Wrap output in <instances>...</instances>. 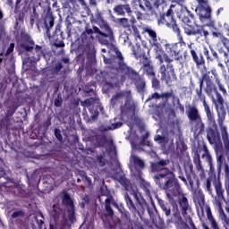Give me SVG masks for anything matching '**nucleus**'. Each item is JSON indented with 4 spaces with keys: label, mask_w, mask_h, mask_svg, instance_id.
Here are the masks:
<instances>
[{
    "label": "nucleus",
    "mask_w": 229,
    "mask_h": 229,
    "mask_svg": "<svg viewBox=\"0 0 229 229\" xmlns=\"http://www.w3.org/2000/svg\"><path fill=\"white\" fill-rule=\"evenodd\" d=\"M62 203L64 207H69V208H74V201L71 198V195L67 191H64L62 197Z\"/></svg>",
    "instance_id": "c9c22d12"
},
{
    "label": "nucleus",
    "mask_w": 229,
    "mask_h": 229,
    "mask_svg": "<svg viewBox=\"0 0 229 229\" xmlns=\"http://www.w3.org/2000/svg\"><path fill=\"white\" fill-rule=\"evenodd\" d=\"M206 212H207V216H208V219L211 224L212 228H214V226H217V222H216V219H214V216H212V209H210V207H208L206 208Z\"/></svg>",
    "instance_id": "c03bdc74"
},
{
    "label": "nucleus",
    "mask_w": 229,
    "mask_h": 229,
    "mask_svg": "<svg viewBox=\"0 0 229 229\" xmlns=\"http://www.w3.org/2000/svg\"><path fill=\"white\" fill-rule=\"evenodd\" d=\"M79 175L82 179V182L88 185V187H90L92 185V180H90V177L87 176V173L85 171H80Z\"/></svg>",
    "instance_id": "49530a36"
},
{
    "label": "nucleus",
    "mask_w": 229,
    "mask_h": 229,
    "mask_svg": "<svg viewBox=\"0 0 229 229\" xmlns=\"http://www.w3.org/2000/svg\"><path fill=\"white\" fill-rule=\"evenodd\" d=\"M53 26H55V16H53V12H51V7H49L45 16L38 21L37 27L46 30L47 36L51 37L50 30Z\"/></svg>",
    "instance_id": "f8f14e48"
},
{
    "label": "nucleus",
    "mask_w": 229,
    "mask_h": 229,
    "mask_svg": "<svg viewBox=\"0 0 229 229\" xmlns=\"http://www.w3.org/2000/svg\"><path fill=\"white\" fill-rule=\"evenodd\" d=\"M131 51H132V55H133L134 58H136V60H139V58H142V55H144L146 53V52H144V50H142V47H140V45H136V46L132 47Z\"/></svg>",
    "instance_id": "4c0bfd02"
},
{
    "label": "nucleus",
    "mask_w": 229,
    "mask_h": 229,
    "mask_svg": "<svg viewBox=\"0 0 229 229\" xmlns=\"http://www.w3.org/2000/svg\"><path fill=\"white\" fill-rule=\"evenodd\" d=\"M36 223L38 225V229H46V225L44 223V220H38V218H36Z\"/></svg>",
    "instance_id": "774afa93"
},
{
    "label": "nucleus",
    "mask_w": 229,
    "mask_h": 229,
    "mask_svg": "<svg viewBox=\"0 0 229 229\" xmlns=\"http://www.w3.org/2000/svg\"><path fill=\"white\" fill-rule=\"evenodd\" d=\"M141 69L148 78H155V71L151 64H147L145 66H142Z\"/></svg>",
    "instance_id": "37998d69"
},
{
    "label": "nucleus",
    "mask_w": 229,
    "mask_h": 229,
    "mask_svg": "<svg viewBox=\"0 0 229 229\" xmlns=\"http://www.w3.org/2000/svg\"><path fill=\"white\" fill-rule=\"evenodd\" d=\"M130 100L126 99L124 105L120 106V112H121V115H123V117L126 116V115H130V114H131V112H135V106L130 104L129 102Z\"/></svg>",
    "instance_id": "c756f323"
},
{
    "label": "nucleus",
    "mask_w": 229,
    "mask_h": 229,
    "mask_svg": "<svg viewBox=\"0 0 229 229\" xmlns=\"http://www.w3.org/2000/svg\"><path fill=\"white\" fill-rule=\"evenodd\" d=\"M63 103H64V99L62 98V94L59 93L57 95V98H55L54 100V106H56V108H60Z\"/></svg>",
    "instance_id": "4d7b16f0"
},
{
    "label": "nucleus",
    "mask_w": 229,
    "mask_h": 229,
    "mask_svg": "<svg viewBox=\"0 0 229 229\" xmlns=\"http://www.w3.org/2000/svg\"><path fill=\"white\" fill-rule=\"evenodd\" d=\"M156 199L157 200L160 208L165 213V216L169 217V216H171V208L169 207V204L165 202V200L160 199L158 196L156 197Z\"/></svg>",
    "instance_id": "72a5a7b5"
},
{
    "label": "nucleus",
    "mask_w": 229,
    "mask_h": 229,
    "mask_svg": "<svg viewBox=\"0 0 229 229\" xmlns=\"http://www.w3.org/2000/svg\"><path fill=\"white\" fill-rule=\"evenodd\" d=\"M124 98H126L127 101L131 99V90H123L116 92L111 98H110V105L113 108H117V106H123L124 103Z\"/></svg>",
    "instance_id": "4468645a"
},
{
    "label": "nucleus",
    "mask_w": 229,
    "mask_h": 229,
    "mask_svg": "<svg viewBox=\"0 0 229 229\" xmlns=\"http://www.w3.org/2000/svg\"><path fill=\"white\" fill-rule=\"evenodd\" d=\"M180 19H182V22H183L182 28L185 35H188V37L194 36V33L196 32V25H192L194 14L187 9V7H184L182 9Z\"/></svg>",
    "instance_id": "9d476101"
},
{
    "label": "nucleus",
    "mask_w": 229,
    "mask_h": 229,
    "mask_svg": "<svg viewBox=\"0 0 229 229\" xmlns=\"http://www.w3.org/2000/svg\"><path fill=\"white\" fill-rule=\"evenodd\" d=\"M148 138H149V133L147 131L141 138L142 146H148V148L151 146V142L148 140Z\"/></svg>",
    "instance_id": "5fc2aeb1"
},
{
    "label": "nucleus",
    "mask_w": 229,
    "mask_h": 229,
    "mask_svg": "<svg viewBox=\"0 0 229 229\" xmlns=\"http://www.w3.org/2000/svg\"><path fill=\"white\" fill-rule=\"evenodd\" d=\"M171 164L169 159H159L150 164L151 173H154L153 180L161 191H165L168 199H174L180 196V182L174 173L167 167Z\"/></svg>",
    "instance_id": "f257e3e1"
},
{
    "label": "nucleus",
    "mask_w": 229,
    "mask_h": 229,
    "mask_svg": "<svg viewBox=\"0 0 229 229\" xmlns=\"http://www.w3.org/2000/svg\"><path fill=\"white\" fill-rule=\"evenodd\" d=\"M193 200L195 203H198L199 205H204L205 204V195L203 194V192L201 191H195Z\"/></svg>",
    "instance_id": "a19ab883"
},
{
    "label": "nucleus",
    "mask_w": 229,
    "mask_h": 229,
    "mask_svg": "<svg viewBox=\"0 0 229 229\" xmlns=\"http://www.w3.org/2000/svg\"><path fill=\"white\" fill-rule=\"evenodd\" d=\"M11 217H12V219H17V217H24V211H22V210L14 211L11 215Z\"/></svg>",
    "instance_id": "0e129e2a"
},
{
    "label": "nucleus",
    "mask_w": 229,
    "mask_h": 229,
    "mask_svg": "<svg viewBox=\"0 0 229 229\" xmlns=\"http://www.w3.org/2000/svg\"><path fill=\"white\" fill-rule=\"evenodd\" d=\"M119 183H121V185L124 187L125 191H130V189H131V183H130V181L126 179L125 176L122 175L120 177Z\"/></svg>",
    "instance_id": "a18cd8bd"
},
{
    "label": "nucleus",
    "mask_w": 229,
    "mask_h": 229,
    "mask_svg": "<svg viewBox=\"0 0 229 229\" xmlns=\"http://www.w3.org/2000/svg\"><path fill=\"white\" fill-rule=\"evenodd\" d=\"M208 30H205V27L201 25H196L195 32L193 37H198L199 38H208Z\"/></svg>",
    "instance_id": "473e14b6"
},
{
    "label": "nucleus",
    "mask_w": 229,
    "mask_h": 229,
    "mask_svg": "<svg viewBox=\"0 0 229 229\" xmlns=\"http://www.w3.org/2000/svg\"><path fill=\"white\" fill-rule=\"evenodd\" d=\"M115 23L118 24L120 28L131 31V25L137 24V19H135V16H131L130 20L128 18H117Z\"/></svg>",
    "instance_id": "393cba45"
},
{
    "label": "nucleus",
    "mask_w": 229,
    "mask_h": 229,
    "mask_svg": "<svg viewBox=\"0 0 229 229\" xmlns=\"http://www.w3.org/2000/svg\"><path fill=\"white\" fill-rule=\"evenodd\" d=\"M113 12L114 15L118 17H126V15L131 16L133 10H131V5L128 3L125 4H117L114 6Z\"/></svg>",
    "instance_id": "412c9836"
},
{
    "label": "nucleus",
    "mask_w": 229,
    "mask_h": 229,
    "mask_svg": "<svg viewBox=\"0 0 229 229\" xmlns=\"http://www.w3.org/2000/svg\"><path fill=\"white\" fill-rule=\"evenodd\" d=\"M174 4H171L169 9L159 15L157 19L158 24H163L165 26L170 25L174 20V11H173V8H174Z\"/></svg>",
    "instance_id": "4be33fe9"
},
{
    "label": "nucleus",
    "mask_w": 229,
    "mask_h": 229,
    "mask_svg": "<svg viewBox=\"0 0 229 229\" xmlns=\"http://www.w3.org/2000/svg\"><path fill=\"white\" fill-rule=\"evenodd\" d=\"M152 88L155 89L156 90L160 89V81L157 79V77H152Z\"/></svg>",
    "instance_id": "69168bd1"
},
{
    "label": "nucleus",
    "mask_w": 229,
    "mask_h": 229,
    "mask_svg": "<svg viewBox=\"0 0 229 229\" xmlns=\"http://www.w3.org/2000/svg\"><path fill=\"white\" fill-rule=\"evenodd\" d=\"M167 28L173 29V31L176 33V35H181L180 27H178V24L176 23V20H174L169 25H166Z\"/></svg>",
    "instance_id": "3c124183"
},
{
    "label": "nucleus",
    "mask_w": 229,
    "mask_h": 229,
    "mask_svg": "<svg viewBox=\"0 0 229 229\" xmlns=\"http://www.w3.org/2000/svg\"><path fill=\"white\" fill-rule=\"evenodd\" d=\"M64 69V64L62 62H57L55 66L52 68V74L58 76L62 70Z\"/></svg>",
    "instance_id": "de8ad7c7"
},
{
    "label": "nucleus",
    "mask_w": 229,
    "mask_h": 229,
    "mask_svg": "<svg viewBox=\"0 0 229 229\" xmlns=\"http://www.w3.org/2000/svg\"><path fill=\"white\" fill-rule=\"evenodd\" d=\"M48 38L54 42L55 47H65V43H64L65 38L64 37V31H62V25H55L54 34L52 36L50 34Z\"/></svg>",
    "instance_id": "6ab92c4d"
},
{
    "label": "nucleus",
    "mask_w": 229,
    "mask_h": 229,
    "mask_svg": "<svg viewBox=\"0 0 229 229\" xmlns=\"http://www.w3.org/2000/svg\"><path fill=\"white\" fill-rule=\"evenodd\" d=\"M62 214H64V209L60 208L59 204H55L52 211L50 212V216L55 219V221H58Z\"/></svg>",
    "instance_id": "f704fd0d"
},
{
    "label": "nucleus",
    "mask_w": 229,
    "mask_h": 229,
    "mask_svg": "<svg viewBox=\"0 0 229 229\" xmlns=\"http://www.w3.org/2000/svg\"><path fill=\"white\" fill-rule=\"evenodd\" d=\"M131 196H133L136 203H133L131 197L126 192L124 194V200L126 203L127 208H129L130 212L133 214V216H138V217L142 218L144 213L146 212V207H148V202L142 193L139 192V190L133 189L131 191Z\"/></svg>",
    "instance_id": "20e7f679"
},
{
    "label": "nucleus",
    "mask_w": 229,
    "mask_h": 229,
    "mask_svg": "<svg viewBox=\"0 0 229 229\" xmlns=\"http://www.w3.org/2000/svg\"><path fill=\"white\" fill-rule=\"evenodd\" d=\"M115 53L116 55H113L110 58L103 55L104 64L109 65L116 72L114 78L115 80L120 79V81L123 83L126 80H131V81H133L137 92L139 94H144L146 92V81L144 78L140 77L139 72L124 63V57L121 51L116 50Z\"/></svg>",
    "instance_id": "f03ea898"
},
{
    "label": "nucleus",
    "mask_w": 229,
    "mask_h": 229,
    "mask_svg": "<svg viewBox=\"0 0 229 229\" xmlns=\"http://www.w3.org/2000/svg\"><path fill=\"white\" fill-rule=\"evenodd\" d=\"M140 187L143 189V191L147 196H151V191L153 189V187L151 186V183H149L148 181L142 179L140 182Z\"/></svg>",
    "instance_id": "58836bf2"
},
{
    "label": "nucleus",
    "mask_w": 229,
    "mask_h": 229,
    "mask_svg": "<svg viewBox=\"0 0 229 229\" xmlns=\"http://www.w3.org/2000/svg\"><path fill=\"white\" fill-rule=\"evenodd\" d=\"M206 87L204 88V92L207 94L208 98H210L212 103L215 104L216 108L217 117L220 114H226V109L225 108V98L217 91V86L214 81H205Z\"/></svg>",
    "instance_id": "423d86ee"
},
{
    "label": "nucleus",
    "mask_w": 229,
    "mask_h": 229,
    "mask_svg": "<svg viewBox=\"0 0 229 229\" xmlns=\"http://www.w3.org/2000/svg\"><path fill=\"white\" fill-rule=\"evenodd\" d=\"M157 60H159L160 64H164V61L166 62V66L165 64H162L160 66V74H161V80H164L166 83H169L173 81V80H176V74L174 73V67L173 64H171V62H174V60L169 57V55L163 54L157 55Z\"/></svg>",
    "instance_id": "6e6552de"
},
{
    "label": "nucleus",
    "mask_w": 229,
    "mask_h": 229,
    "mask_svg": "<svg viewBox=\"0 0 229 229\" xmlns=\"http://www.w3.org/2000/svg\"><path fill=\"white\" fill-rule=\"evenodd\" d=\"M19 47L21 53H33L31 56L33 62H39L42 56H46L42 46H35V41L26 31L21 32Z\"/></svg>",
    "instance_id": "7ed1b4c3"
},
{
    "label": "nucleus",
    "mask_w": 229,
    "mask_h": 229,
    "mask_svg": "<svg viewBox=\"0 0 229 229\" xmlns=\"http://www.w3.org/2000/svg\"><path fill=\"white\" fill-rule=\"evenodd\" d=\"M95 21L96 24H98V26H99L100 30H102V31L109 36L111 38H113V40H115V36L114 35V30H112V28H110V25L108 24V21H106V20H105V18H103V13H97L95 14Z\"/></svg>",
    "instance_id": "2eb2a0df"
},
{
    "label": "nucleus",
    "mask_w": 229,
    "mask_h": 229,
    "mask_svg": "<svg viewBox=\"0 0 229 229\" xmlns=\"http://www.w3.org/2000/svg\"><path fill=\"white\" fill-rule=\"evenodd\" d=\"M225 119H226V114H225V113H221L219 116H217V123L221 130L224 146L225 148V150L229 153V137L228 131H226V125H225Z\"/></svg>",
    "instance_id": "f3484780"
},
{
    "label": "nucleus",
    "mask_w": 229,
    "mask_h": 229,
    "mask_svg": "<svg viewBox=\"0 0 229 229\" xmlns=\"http://www.w3.org/2000/svg\"><path fill=\"white\" fill-rule=\"evenodd\" d=\"M212 118L207 117V123L208 124L207 131V139L211 146H215L216 149H219L223 146V141L221 140V133L217 130V123H216V115L212 114Z\"/></svg>",
    "instance_id": "0eeeda50"
},
{
    "label": "nucleus",
    "mask_w": 229,
    "mask_h": 229,
    "mask_svg": "<svg viewBox=\"0 0 229 229\" xmlns=\"http://www.w3.org/2000/svg\"><path fill=\"white\" fill-rule=\"evenodd\" d=\"M212 180H213V177L212 176H209L206 182H205V189L208 192H209L210 194H212Z\"/></svg>",
    "instance_id": "864d4df0"
},
{
    "label": "nucleus",
    "mask_w": 229,
    "mask_h": 229,
    "mask_svg": "<svg viewBox=\"0 0 229 229\" xmlns=\"http://www.w3.org/2000/svg\"><path fill=\"white\" fill-rule=\"evenodd\" d=\"M99 192L101 196H106V198H110V196H112V194H110V190H108V187L106 186H101Z\"/></svg>",
    "instance_id": "13d9d810"
},
{
    "label": "nucleus",
    "mask_w": 229,
    "mask_h": 229,
    "mask_svg": "<svg viewBox=\"0 0 229 229\" xmlns=\"http://www.w3.org/2000/svg\"><path fill=\"white\" fill-rule=\"evenodd\" d=\"M141 64L143 66L151 65V59L146 55V53L141 55Z\"/></svg>",
    "instance_id": "bf43d9fd"
},
{
    "label": "nucleus",
    "mask_w": 229,
    "mask_h": 229,
    "mask_svg": "<svg viewBox=\"0 0 229 229\" xmlns=\"http://www.w3.org/2000/svg\"><path fill=\"white\" fill-rule=\"evenodd\" d=\"M193 164L196 167V170L200 173V176H203V174H205V169H203V165H201V157L198 151L194 153Z\"/></svg>",
    "instance_id": "7c9ffc66"
},
{
    "label": "nucleus",
    "mask_w": 229,
    "mask_h": 229,
    "mask_svg": "<svg viewBox=\"0 0 229 229\" xmlns=\"http://www.w3.org/2000/svg\"><path fill=\"white\" fill-rule=\"evenodd\" d=\"M145 33H148V37L152 39L153 46L157 47L156 51L158 53V51H162V47L160 43H158V39L157 38V32L153 30L152 29L146 28Z\"/></svg>",
    "instance_id": "c85d7f7f"
},
{
    "label": "nucleus",
    "mask_w": 229,
    "mask_h": 229,
    "mask_svg": "<svg viewBox=\"0 0 229 229\" xmlns=\"http://www.w3.org/2000/svg\"><path fill=\"white\" fill-rule=\"evenodd\" d=\"M204 154L202 155V158H205V160L208 162L211 173H214V165L212 164V156L210 155V152H208V148H207V146H204Z\"/></svg>",
    "instance_id": "e433bc0d"
},
{
    "label": "nucleus",
    "mask_w": 229,
    "mask_h": 229,
    "mask_svg": "<svg viewBox=\"0 0 229 229\" xmlns=\"http://www.w3.org/2000/svg\"><path fill=\"white\" fill-rule=\"evenodd\" d=\"M211 52V62H214L216 60V62H220L219 55H217V52L214 50V48H210Z\"/></svg>",
    "instance_id": "e2e57ef3"
},
{
    "label": "nucleus",
    "mask_w": 229,
    "mask_h": 229,
    "mask_svg": "<svg viewBox=\"0 0 229 229\" xmlns=\"http://www.w3.org/2000/svg\"><path fill=\"white\" fill-rule=\"evenodd\" d=\"M84 92L89 96L96 94V82L90 81L89 83L86 84L84 86Z\"/></svg>",
    "instance_id": "ea45409f"
},
{
    "label": "nucleus",
    "mask_w": 229,
    "mask_h": 229,
    "mask_svg": "<svg viewBox=\"0 0 229 229\" xmlns=\"http://www.w3.org/2000/svg\"><path fill=\"white\" fill-rule=\"evenodd\" d=\"M165 55H169L174 60L180 62L183 56L180 54V43H166L165 45Z\"/></svg>",
    "instance_id": "aec40b11"
},
{
    "label": "nucleus",
    "mask_w": 229,
    "mask_h": 229,
    "mask_svg": "<svg viewBox=\"0 0 229 229\" xmlns=\"http://www.w3.org/2000/svg\"><path fill=\"white\" fill-rule=\"evenodd\" d=\"M186 115L191 124H195V131H197L198 135H203L205 132V123H203V118H201L198 106L192 105L186 106Z\"/></svg>",
    "instance_id": "1a4fd4ad"
},
{
    "label": "nucleus",
    "mask_w": 229,
    "mask_h": 229,
    "mask_svg": "<svg viewBox=\"0 0 229 229\" xmlns=\"http://www.w3.org/2000/svg\"><path fill=\"white\" fill-rule=\"evenodd\" d=\"M18 108H19V106H17L16 104L8 106L5 113V117H12V115H13V114L17 112Z\"/></svg>",
    "instance_id": "09e8293b"
},
{
    "label": "nucleus",
    "mask_w": 229,
    "mask_h": 229,
    "mask_svg": "<svg viewBox=\"0 0 229 229\" xmlns=\"http://www.w3.org/2000/svg\"><path fill=\"white\" fill-rule=\"evenodd\" d=\"M216 81V83H219V75L217 74V70L216 68H212L210 71H207L202 77L199 79V83L202 85L204 81Z\"/></svg>",
    "instance_id": "b1692460"
},
{
    "label": "nucleus",
    "mask_w": 229,
    "mask_h": 229,
    "mask_svg": "<svg viewBox=\"0 0 229 229\" xmlns=\"http://www.w3.org/2000/svg\"><path fill=\"white\" fill-rule=\"evenodd\" d=\"M123 126V123L118 122V123H112L111 126H109L108 128L104 129V131H108V130H117V128H121Z\"/></svg>",
    "instance_id": "680f3d73"
},
{
    "label": "nucleus",
    "mask_w": 229,
    "mask_h": 229,
    "mask_svg": "<svg viewBox=\"0 0 229 229\" xmlns=\"http://www.w3.org/2000/svg\"><path fill=\"white\" fill-rule=\"evenodd\" d=\"M190 47V53L191 55V58L194 62V64H196L197 67H203V65H205V57L203 56L202 53H199L196 52V50H194V48H192L191 46H189Z\"/></svg>",
    "instance_id": "cd10ccee"
},
{
    "label": "nucleus",
    "mask_w": 229,
    "mask_h": 229,
    "mask_svg": "<svg viewBox=\"0 0 229 229\" xmlns=\"http://www.w3.org/2000/svg\"><path fill=\"white\" fill-rule=\"evenodd\" d=\"M88 140L91 143L94 148H105L108 143V139L106 134L93 132L89 138Z\"/></svg>",
    "instance_id": "a211bd4d"
},
{
    "label": "nucleus",
    "mask_w": 229,
    "mask_h": 229,
    "mask_svg": "<svg viewBox=\"0 0 229 229\" xmlns=\"http://www.w3.org/2000/svg\"><path fill=\"white\" fill-rule=\"evenodd\" d=\"M55 137L59 140V142H64V136H62V131L60 129L55 128L54 131Z\"/></svg>",
    "instance_id": "052dcab7"
},
{
    "label": "nucleus",
    "mask_w": 229,
    "mask_h": 229,
    "mask_svg": "<svg viewBox=\"0 0 229 229\" xmlns=\"http://www.w3.org/2000/svg\"><path fill=\"white\" fill-rule=\"evenodd\" d=\"M221 42H222L224 47H225V49H227V51L229 53V39L225 37H222Z\"/></svg>",
    "instance_id": "338daca9"
},
{
    "label": "nucleus",
    "mask_w": 229,
    "mask_h": 229,
    "mask_svg": "<svg viewBox=\"0 0 229 229\" xmlns=\"http://www.w3.org/2000/svg\"><path fill=\"white\" fill-rule=\"evenodd\" d=\"M92 35H97L98 44L106 46V47H114V44H115V39H113L98 26H93L92 29H90L89 25H87L85 30L81 35V40L82 42H88L89 38L94 40V36Z\"/></svg>",
    "instance_id": "39448f33"
},
{
    "label": "nucleus",
    "mask_w": 229,
    "mask_h": 229,
    "mask_svg": "<svg viewBox=\"0 0 229 229\" xmlns=\"http://www.w3.org/2000/svg\"><path fill=\"white\" fill-rule=\"evenodd\" d=\"M214 185L217 198H223V194H225V190L223 189V184H221V181H216Z\"/></svg>",
    "instance_id": "79ce46f5"
},
{
    "label": "nucleus",
    "mask_w": 229,
    "mask_h": 229,
    "mask_svg": "<svg viewBox=\"0 0 229 229\" xmlns=\"http://www.w3.org/2000/svg\"><path fill=\"white\" fill-rule=\"evenodd\" d=\"M88 62L89 64H96V50H91L88 54Z\"/></svg>",
    "instance_id": "6e6d98bb"
},
{
    "label": "nucleus",
    "mask_w": 229,
    "mask_h": 229,
    "mask_svg": "<svg viewBox=\"0 0 229 229\" xmlns=\"http://www.w3.org/2000/svg\"><path fill=\"white\" fill-rule=\"evenodd\" d=\"M199 88L195 89L196 96L198 99L202 102V106H204V112L206 114V117L208 119H212L214 111L210 108L208 103H207V97L203 94V82H199Z\"/></svg>",
    "instance_id": "dca6fc26"
},
{
    "label": "nucleus",
    "mask_w": 229,
    "mask_h": 229,
    "mask_svg": "<svg viewBox=\"0 0 229 229\" xmlns=\"http://www.w3.org/2000/svg\"><path fill=\"white\" fill-rule=\"evenodd\" d=\"M111 205H113L114 208H119V204L115 202L114 196H109V198L105 199V210L109 217H114V209H112Z\"/></svg>",
    "instance_id": "bb28decb"
},
{
    "label": "nucleus",
    "mask_w": 229,
    "mask_h": 229,
    "mask_svg": "<svg viewBox=\"0 0 229 229\" xmlns=\"http://www.w3.org/2000/svg\"><path fill=\"white\" fill-rule=\"evenodd\" d=\"M132 162H133L134 165L140 167V169H144V167H145L144 161L142 159H140L139 157L133 156Z\"/></svg>",
    "instance_id": "603ef678"
},
{
    "label": "nucleus",
    "mask_w": 229,
    "mask_h": 229,
    "mask_svg": "<svg viewBox=\"0 0 229 229\" xmlns=\"http://www.w3.org/2000/svg\"><path fill=\"white\" fill-rule=\"evenodd\" d=\"M186 178L188 183L187 187H189L190 191H194L199 187V179L194 174L192 165H190V174H186Z\"/></svg>",
    "instance_id": "5701e85b"
},
{
    "label": "nucleus",
    "mask_w": 229,
    "mask_h": 229,
    "mask_svg": "<svg viewBox=\"0 0 229 229\" xmlns=\"http://www.w3.org/2000/svg\"><path fill=\"white\" fill-rule=\"evenodd\" d=\"M199 5L196 8V12L200 21H207V19H212V9L208 5V0H197Z\"/></svg>",
    "instance_id": "ddd939ff"
},
{
    "label": "nucleus",
    "mask_w": 229,
    "mask_h": 229,
    "mask_svg": "<svg viewBox=\"0 0 229 229\" xmlns=\"http://www.w3.org/2000/svg\"><path fill=\"white\" fill-rule=\"evenodd\" d=\"M179 207L181 208V212L183 216H187V210H189V199H187V197L185 195H182L179 199Z\"/></svg>",
    "instance_id": "2f4dec72"
},
{
    "label": "nucleus",
    "mask_w": 229,
    "mask_h": 229,
    "mask_svg": "<svg viewBox=\"0 0 229 229\" xmlns=\"http://www.w3.org/2000/svg\"><path fill=\"white\" fill-rule=\"evenodd\" d=\"M51 125V116H48L46 122L44 123V129L40 127L38 130H35V132H32L34 136H32V139H39L42 140L46 138V134L47 133V129Z\"/></svg>",
    "instance_id": "a878e982"
},
{
    "label": "nucleus",
    "mask_w": 229,
    "mask_h": 229,
    "mask_svg": "<svg viewBox=\"0 0 229 229\" xmlns=\"http://www.w3.org/2000/svg\"><path fill=\"white\" fill-rule=\"evenodd\" d=\"M68 213V219L71 223H74L76 221V208H70L67 211Z\"/></svg>",
    "instance_id": "8fccbe9b"
},
{
    "label": "nucleus",
    "mask_w": 229,
    "mask_h": 229,
    "mask_svg": "<svg viewBox=\"0 0 229 229\" xmlns=\"http://www.w3.org/2000/svg\"><path fill=\"white\" fill-rule=\"evenodd\" d=\"M82 106L89 108L90 113V121H96L99 115V112L103 114V110L105 108L99 103V99L98 98H89L85 101L81 102Z\"/></svg>",
    "instance_id": "9b49d317"
}]
</instances>
